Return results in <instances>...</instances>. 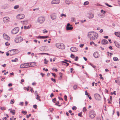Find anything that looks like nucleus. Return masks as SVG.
<instances>
[{
	"label": "nucleus",
	"instance_id": "1",
	"mask_svg": "<svg viewBox=\"0 0 120 120\" xmlns=\"http://www.w3.org/2000/svg\"><path fill=\"white\" fill-rule=\"evenodd\" d=\"M87 37L90 40H94L98 38V35L96 32L92 31L88 33Z\"/></svg>",
	"mask_w": 120,
	"mask_h": 120
},
{
	"label": "nucleus",
	"instance_id": "2",
	"mask_svg": "<svg viewBox=\"0 0 120 120\" xmlns=\"http://www.w3.org/2000/svg\"><path fill=\"white\" fill-rule=\"evenodd\" d=\"M8 52H10V55L11 56L18 53L19 52V51L18 49H15L9 50Z\"/></svg>",
	"mask_w": 120,
	"mask_h": 120
},
{
	"label": "nucleus",
	"instance_id": "3",
	"mask_svg": "<svg viewBox=\"0 0 120 120\" xmlns=\"http://www.w3.org/2000/svg\"><path fill=\"white\" fill-rule=\"evenodd\" d=\"M56 47L61 49H64L65 48V45L62 43H57L56 44Z\"/></svg>",
	"mask_w": 120,
	"mask_h": 120
},
{
	"label": "nucleus",
	"instance_id": "4",
	"mask_svg": "<svg viewBox=\"0 0 120 120\" xmlns=\"http://www.w3.org/2000/svg\"><path fill=\"white\" fill-rule=\"evenodd\" d=\"M96 114L95 111L94 110H91L90 112L89 116L91 119H93L95 116Z\"/></svg>",
	"mask_w": 120,
	"mask_h": 120
},
{
	"label": "nucleus",
	"instance_id": "5",
	"mask_svg": "<svg viewBox=\"0 0 120 120\" xmlns=\"http://www.w3.org/2000/svg\"><path fill=\"white\" fill-rule=\"evenodd\" d=\"M23 38L21 37H18L15 39V41L16 43H19L22 41Z\"/></svg>",
	"mask_w": 120,
	"mask_h": 120
},
{
	"label": "nucleus",
	"instance_id": "6",
	"mask_svg": "<svg viewBox=\"0 0 120 120\" xmlns=\"http://www.w3.org/2000/svg\"><path fill=\"white\" fill-rule=\"evenodd\" d=\"M45 20V18L44 17L41 16L38 18V21L40 23H42L44 22Z\"/></svg>",
	"mask_w": 120,
	"mask_h": 120
},
{
	"label": "nucleus",
	"instance_id": "7",
	"mask_svg": "<svg viewBox=\"0 0 120 120\" xmlns=\"http://www.w3.org/2000/svg\"><path fill=\"white\" fill-rule=\"evenodd\" d=\"M19 30V27H15L11 31V33L13 34H15L18 32Z\"/></svg>",
	"mask_w": 120,
	"mask_h": 120
},
{
	"label": "nucleus",
	"instance_id": "8",
	"mask_svg": "<svg viewBox=\"0 0 120 120\" xmlns=\"http://www.w3.org/2000/svg\"><path fill=\"white\" fill-rule=\"evenodd\" d=\"M94 97L95 99L97 100H101V99L100 95L98 94H94Z\"/></svg>",
	"mask_w": 120,
	"mask_h": 120
},
{
	"label": "nucleus",
	"instance_id": "9",
	"mask_svg": "<svg viewBox=\"0 0 120 120\" xmlns=\"http://www.w3.org/2000/svg\"><path fill=\"white\" fill-rule=\"evenodd\" d=\"M3 20L5 23H7L9 22L10 19L8 17H5L3 18Z\"/></svg>",
	"mask_w": 120,
	"mask_h": 120
},
{
	"label": "nucleus",
	"instance_id": "10",
	"mask_svg": "<svg viewBox=\"0 0 120 120\" xmlns=\"http://www.w3.org/2000/svg\"><path fill=\"white\" fill-rule=\"evenodd\" d=\"M17 17L18 18L21 19H23L25 17V15L23 14H19Z\"/></svg>",
	"mask_w": 120,
	"mask_h": 120
},
{
	"label": "nucleus",
	"instance_id": "11",
	"mask_svg": "<svg viewBox=\"0 0 120 120\" xmlns=\"http://www.w3.org/2000/svg\"><path fill=\"white\" fill-rule=\"evenodd\" d=\"M101 44L103 45H105L108 44L109 42L108 41L105 39H103L101 41Z\"/></svg>",
	"mask_w": 120,
	"mask_h": 120
},
{
	"label": "nucleus",
	"instance_id": "12",
	"mask_svg": "<svg viewBox=\"0 0 120 120\" xmlns=\"http://www.w3.org/2000/svg\"><path fill=\"white\" fill-rule=\"evenodd\" d=\"M70 50L73 52H76L78 51V49L76 47H72L70 48Z\"/></svg>",
	"mask_w": 120,
	"mask_h": 120
},
{
	"label": "nucleus",
	"instance_id": "13",
	"mask_svg": "<svg viewBox=\"0 0 120 120\" xmlns=\"http://www.w3.org/2000/svg\"><path fill=\"white\" fill-rule=\"evenodd\" d=\"M94 56V57L97 58L100 56V55L97 52H95L93 54Z\"/></svg>",
	"mask_w": 120,
	"mask_h": 120
},
{
	"label": "nucleus",
	"instance_id": "14",
	"mask_svg": "<svg viewBox=\"0 0 120 120\" xmlns=\"http://www.w3.org/2000/svg\"><path fill=\"white\" fill-rule=\"evenodd\" d=\"M70 24L68 23L66 26V29L67 30H71L73 29V27L72 26H70Z\"/></svg>",
	"mask_w": 120,
	"mask_h": 120
},
{
	"label": "nucleus",
	"instance_id": "15",
	"mask_svg": "<svg viewBox=\"0 0 120 120\" xmlns=\"http://www.w3.org/2000/svg\"><path fill=\"white\" fill-rule=\"evenodd\" d=\"M60 3L59 0H53L51 2L52 4H58Z\"/></svg>",
	"mask_w": 120,
	"mask_h": 120
},
{
	"label": "nucleus",
	"instance_id": "16",
	"mask_svg": "<svg viewBox=\"0 0 120 120\" xmlns=\"http://www.w3.org/2000/svg\"><path fill=\"white\" fill-rule=\"evenodd\" d=\"M9 6V5L6 4L2 5V8L3 9H5L8 7Z\"/></svg>",
	"mask_w": 120,
	"mask_h": 120
},
{
	"label": "nucleus",
	"instance_id": "17",
	"mask_svg": "<svg viewBox=\"0 0 120 120\" xmlns=\"http://www.w3.org/2000/svg\"><path fill=\"white\" fill-rule=\"evenodd\" d=\"M4 38L6 40L9 41L10 39V38L7 35H6V34H3Z\"/></svg>",
	"mask_w": 120,
	"mask_h": 120
},
{
	"label": "nucleus",
	"instance_id": "18",
	"mask_svg": "<svg viewBox=\"0 0 120 120\" xmlns=\"http://www.w3.org/2000/svg\"><path fill=\"white\" fill-rule=\"evenodd\" d=\"M49 38V36H38L37 38H42V39H45Z\"/></svg>",
	"mask_w": 120,
	"mask_h": 120
},
{
	"label": "nucleus",
	"instance_id": "19",
	"mask_svg": "<svg viewBox=\"0 0 120 120\" xmlns=\"http://www.w3.org/2000/svg\"><path fill=\"white\" fill-rule=\"evenodd\" d=\"M114 43L116 46L117 47L120 48V45L118 42L116 41H115Z\"/></svg>",
	"mask_w": 120,
	"mask_h": 120
},
{
	"label": "nucleus",
	"instance_id": "20",
	"mask_svg": "<svg viewBox=\"0 0 120 120\" xmlns=\"http://www.w3.org/2000/svg\"><path fill=\"white\" fill-rule=\"evenodd\" d=\"M114 34L116 36L120 38V32H115Z\"/></svg>",
	"mask_w": 120,
	"mask_h": 120
},
{
	"label": "nucleus",
	"instance_id": "21",
	"mask_svg": "<svg viewBox=\"0 0 120 120\" xmlns=\"http://www.w3.org/2000/svg\"><path fill=\"white\" fill-rule=\"evenodd\" d=\"M51 17L52 20H53L56 18V17L55 15L53 14L51 15Z\"/></svg>",
	"mask_w": 120,
	"mask_h": 120
},
{
	"label": "nucleus",
	"instance_id": "22",
	"mask_svg": "<svg viewBox=\"0 0 120 120\" xmlns=\"http://www.w3.org/2000/svg\"><path fill=\"white\" fill-rule=\"evenodd\" d=\"M10 112L13 115H14L15 114V112L14 110H12V109H9Z\"/></svg>",
	"mask_w": 120,
	"mask_h": 120
},
{
	"label": "nucleus",
	"instance_id": "23",
	"mask_svg": "<svg viewBox=\"0 0 120 120\" xmlns=\"http://www.w3.org/2000/svg\"><path fill=\"white\" fill-rule=\"evenodd\" d=\"M94 15L93 14L91 13L89 14L88 17L89 19H92L94 17Z\"/></svg>",
	"mask_w": 120,
	"mask_h": 120
},
{
	"label": "nucleus",
	"instance_id": "24",
	"mask_svg": "<svg viewBox=\"0 0 120 120\" xmlns=\"http://www.w3.org/2000/svg\"><path fill=\"white\" fill-rule=\"evenodd\" d=\"M37 64L36 63L34 62L31 63L30 64V67L36 66Z\"/></svg>",
	"mask_w": 120,
	"mask_h": 120
},
{
	"label": "nucleus",
	"instance_id": "25",
	"mask_svg": "<svg viewBox=\"0 0 120 120\" xmlns=\"http://www.w3.org/2000/svg\"><path fill=\"white\" fill-rule=\"evenodd\" d=\"M21 64L20 66V67L21 68H26V67L24 66V65L25 64Z\"/></svg>",
	"mask_w": 120,
	"mask_h": 120
},
{
	"label": "nucleus",
	"instance_id": "26",
	"mask_svg": "<svg viewBox=\"0 0 120 120\" xmlns=\"http://www.w3.org/2000/svg\"><path fill=\"white\" fill-rule=\"evenodd\" d=\"M37 98H36V99L37 100H38L39 101H41V100L40 99V98L41 97L40 96H39L38 95H37Z\"/></svg>",
	"mask_w": 120,
	"mask_h": 120
},
{
	"label": "nucleus",
	"instance_id": "27",
	"mask_svg": "<svg viewBox=\"0 0 120 120\" xmlns=\"http://www.w3.org/2000/svg\"><path fill=\"white\" fill-rule=\"evenodd\" d=\"M113 60L115 61H118L119 60L118 58L117 57H113Z\"/></svg>",
	"mask_w": 120,
	"mask_h": 120
},
{
	"label": "nucleus",
	"instance_id": "28",
	"mask_svg": "<svg viewBox=\"0 0 120 120\" xmlns=\"http://www.w3.org/2000/svg\"><path fill=\"white\" fill-rule=\"evenodd\" d=\"M40 49L41 51H44L45 50V49L44 48V47L43 46L41 47Z\"/></svg>",
	"mask_w": 120,
	"mask_h": 120
},
{
	"label": "nucleus",
	"instance_id": "29",
	"mask_svg": "<svg viewBox=\"0 0 120 120\" xmlns=\"http://www.w3.org/2000/svg\"><path fill=\"white\" fill-rule=\"evenodd\" d=\"M25 64H26L24 65V66L26 67V68L30 67V64L29 63H25Z\"/></svg>",
	"mask_w": 120,
	"mask_h": 120
},
{
	"label": "nucleus",
	"instance_id": "30",
	"mask_svg": "<svg viewBox=\"0 0 120 120\" xmlns=\"http://www.w3.org/2000/svg\"><path fill=\"white\" fill-rule=\"evenodd\" d=\"M59 75L60 76V78H59V79L60 80L61 79L62 76V74L60 72L59 73Z\"/></svg>",
	"mask_w": 120,
	"mask_h": 120
},
{
	"label": "nucleus",
	"instance_id": "31",
	"mask_svg": "<svg viewBox=\"0 0 120 120\" xmlns=\"http://www.w3.org/2000/svg\"><path fill=\"white\" fill-rule=\"evenodd\" d=\"M18 59L16 58H15V59L14 60H12L11 61L12 62H16L18 61Z\"/></svg>",
	"mask_w": 120,
	"mask_h": 120
},
{
	"label": "nucleus",
	"instance_id": "32",
	"mask_svg": "<svg viewBox=\"0 0 120 120\" xmlns=\"http://www.w3.org/2000/svg\"><path fill=\"white\" fill-rule=\"evenodd\" d=\"M71 21L72 22H75V18L73 17H72L71 19Z\"/></svg>",
	"mask_w": 120,
	"mask_h": 120
},
{
	"label": "nucleus",
	"instance_id": "33",
	"mask_svg": "<svg viewBox=\"0 0 120 120\" xmlns=\"http://www.w3.org/2000/svg\"><path fill=\"white\" fill-rule=\"evenodd\" d=\"M39 54H41V55H45V54H46V55H50V54L49 53H39Z\"/></svg>",
	"mask_w": 120,
	"mask_h": 120
},
{
	"label": "nucleus",
	"instance_id": "34",
	"mask_svg": "<svg viewBox=\"0 0 120 120\" xmlns=\"http://www.w3.org/2000/svg\"><path fill=\"white\" fill-rule=\"evenodd\" d=\"M65 2L67 4H69L71 3L70 1H69V0H66L65 1Z\"/></svg>",
	"mask_w": 120,
	"mask_h": 120
},
{
	"label": "nucleus",
	"instance_id": "35",
	"mask_svg": "<svg viewBox=\"0 0 120 120\" xmlns=\"http://www.w3.org/2000/svg\"><path fill=\"white\" fill-rule=\"evenodd\" d=\"M30 28L29 26H24V29H29Z\"/></svg>",
	"mask_w": 120,
	"mask_h": 120
},
{
	"label": "nucleus",
	"instance_id": "36",
	"mask_svg": "<svg viewBox=\"0 0 120 120\" xmlns=\"http://www.w3.org/2000/svg\"><path fill=\"white\" fill-rule=\"evenodd\" d=\"M19 7V5H16L14 7V8L15 9H17Z\"/></svg>",
	"mask_w": 120,
	"mask_h": 120
},
{
	"label": "nucleus",
	"instance_id": "37",
	"mask_svg": "<svg viewBox=\"0 0 120 120\" xmlns=\"http://www.w3.org/2000/svg\"><path fill=\"white\" fill-rule=\"evenodd\" d=\"M89 4V2L88 1H86L84 2V4L85 5H87Z\"/></svg>",
	"mask_w": 120,
	"mask_h": 120
},
{
	"label": "nucleus",
	"instance_id": "38",
	"mask_svg": "<svg viewBox=\"0 0 120 120\" xmlns=\"http://www.w3.org/2000/svg\"><path fill=\"white\" fill-rule=\"evenodd\" d=\"M22 112L23 114L25 115H26V114L27 113V112L26 111H22Z\"/></svg>",
	"mask_w": 120,
	"mask_h": 120
},
{
	"label": "nucleus",
	"instance_id": "39",
	"mask_svg": "<svg viewBox=\"0 0 120 120\" xmlns=\"http://www.w3.org/2000/svg\"><path fill=\"white\" fill-rule=\"evenodd\" d=\"M30 91H31V92L32 93H33L34 92V91L33 90V88L32 87H30Z\"/></svg>",
	"mask_w": 120,
	"mask_h": 120
},
{
	"label": "nucleus",
	"instance_id": "40",
	"mask_svg": "<svg viewBox=\"0 0 120 120\" xmlns=\"http://www.w3.org/2000/svg\"><path fill=\"white\" fill-rule=\"evenodd\" d=\"M51 80L52 81H53L55 83L56 82V80L55 79L52 78H51Z\"/></svg>",
	"mask_w": 120,
	"mask_h": 120
},
{
	"label": "nucleus",
	"instance_id": "41",
	"mask_svg": "<svg viewBox=\"0 0 120 120\" xmlns=\"http://www.w3.org/2000/svg\"><path fill=\"white\" fill-rule=\"evenodd\" d=\"M105 4L107 6H108L109 7H112V6L110 5L109 4H107V3H105Z\"/></svg>",
	"mask_w": 120,
	"mask_h": 120
},
{
	"label": "nucleus",
	"instance_id": "42",
	"mask_svg": "<svg viewBox=\"0 0 120 120\" xmlns=\"http://www.w3.org/2000/svg\"><path fill=\"white\" fill-rule=\"evenodd\" d=\"M71 57L73 58H75V56L72 54H71Z\"/></svg>",
	"mask_w": 120,
	"mask_h": 120
},
{
	"label": "nucleus",
	"instance_id": "43",
	"mask_svg": "<svg viewBox=\"0 0 120 120\" xmlns=\"http://www.w3.org/2000/svg\"><path fill=\"white\" fill-rule=\"evenodd\" d=\"M5 45L6 46L9 45H10V44L9 43H8V42H6L5 43Z\"/></svg>",
	"mask_w": 120,
	"mask_h": 120
},
{
	"label": "nucleus",
	"instance_id": "44",
	"mask_svg": "<svg viewBox=\"0 0 120 120\" xmlns=\"http://www.w3.org/2000/svg\"><path fill=\"white\" fill-rule=\"evenodd\" d=\"M99 76H100V78L102 80L104 79V78L103 77H102V75L101 74H100L99 75Z\"/></svg>",
	"mask_w": 120,
	"mask_h": 120
},
{
	"label": "nucleus",
	"instance_id": "45",
	"mask_svg": "<svg viewBox=\"0 0 120 120\" xmlns=\"http://www.w3.org/2000/svg\"><path fill=\"white\" fill-rule=\"evenodd\" d=\"M87 109H86L85 107H84L83 109V112H85L86 111Z\"/></svg>",
	"mask_w": 120,
	"mask_h": 120
},
{
	"label": "nucleus",
	"instance_id": "46",
	"mask_svg": "<svg viewBox=\"0 0 120 120\" xmlns=\"http://www.w3.org/2000/svg\"><path fill=\"white\" fill-rule=\"evenodd\" d=\"M56 98H54V99H52V101L54 102L55 103V101H56Z\"/></svg>",
	"mask_w": 120,
	"mask_h": 120
},
{
	"label": "nucleus",
	"instance_id": "47",
	"mask_svg": "<svg viewBox=\"0 0 120 120\" xmlns=\"http://www.w3.org/2000/svg\"><path fill=\"white\" fill-rule=\"evenodd\" d=\"M33 108L35 109H37V105H33Z\"/></svg>",
	"mask_w": 120,
	"mask_h": 120
},
{
	"label": "nucleus",
	"instance_id": "48",
	"mask_svg": "<svg viewBox=\"0 0 120 120\" xmlns=\"http://www.w3.org/2000/svg\"><path fill=\"white\" fill-rule=\"evenodd\" d=\"M0 109H1L2 110H5V108L4 107H1V106H0Z\"/></svg>",
	"mask_w": 120,
	"mask_h": 120
},
{
	"label": "nucleus",
	"instance_id": "49",
	"mask_svg": "<svg viewBox=\"0 0 120 120\" xmlns=\"http://www.w3.org/2000/svg\"><path fill=\"white\" fill-rule=\"evenodd\" d=\"M101 11L103 14H104L106 12L105 11H103L102 10H101Z\"/></svg>",
	"mask_w": 120,
	"mask_h": 120
},
{
	"label": "nucleus",
	"instance_id": "50",
	"mask_svg": "<svg viewBox=\"0 0 120 120\" xmlns=\"http://www.w3.org/2000/svg\"><path fill=\"white\" fill-rule=\"evenodd\" d=\"M64 16L65 17H66V15L65 14H62L60 15V16L61 17H62L63 16Z\"/></svg>",
	"mask_w": 120,
	"mask_h": 120
},
{
	"label": "nucleus",
	"instance_id": "51",
	"mask_svg": "<svg viewBox=\"0 0 120 120\" xmlns=\"http://www.w3.org/2000/svg\"><path fill=\"white\" fill-rule=\"evenodd\" d=\"M73 88L75 90L77 88V86L76 85H75L73 87Z\"/></svg>",
	"mask_w": 120,
	"mask_h": 120
},
{
	"label": "nucleus",
	"instance_id": "52",
	"mask_svg": "<svg viewBox=\"0 0 120 120\" xmlns=\"http://www.w3.org/2000/svg\"><path fill=\"white\" fill-rule=\"evenodd\" d=\"M14 100H11V101L10 103L11 104H14Z\"/></svg>",
	"mask_w": 120,
	"mask_h": 120
},
{
	"label": "nucleus",
	"instance_id": "53",
	"mask_svg": "<svg viewBox=\"0 0 120 120\" xmlns=\"http://www.w3.org/2000/svg\"><path fill=\"white\" fill-rule=\"evenodd\" d=\"M64 98L65 100V101H67V96L66 95H65L64 96Z\"/></svg>",
	"mask_w": 120,
	"mask_h": 120
},
{
	"label": "nucleus",
	"instance_id": "54",
	"mask_svg": "<svg viewBox=\"0 0 120 120\" xmlns=\"http://www.w3.org/2000/svg\"><path fill=\"white\" fill-rule=\"evenodd\" d=\"M90 65L92 66L94 68H95L96 67V66L94 65H93L91 64H90Z\"/></svg>",
	"mask_w": 120,
	"mask_h": 120
},
{
	"label": "nucleus",
	"instance_id": "55",
	"mask_svg": "<svg viewBox=\"0 0 120 120\" xmlns=\"http://www.w3.org/2000/svg\"><path fill=\"white\" fill-rule=\"evenodd\" d=\"M78 57L76 56L75 57V59L74 60L75 61H77L78 60Z\"/></svg>",
	"mask_w": 120,
	"mask_h": 120
},
{
	"label": "nucleus",
	"instance_id": "56",
	"mask_svg": "<svg viewBox=\"0 0 120 120\" xmlns=\"http://www.w3.org/2000/svg\"><path fill=\"white\" fill-rule=\"evenodd\" d=\"M6 55L7 56H8L9 55H10V52H6Z\"/></svg>",
	"mask_w": 120,
	"mask_h": 120
},
{
	"label": "nucleus",
	"instance_id": "57",
	"mask_svg": "<svg viewBox=\"0 0 120 120\" xmlns=\"http://www.w3.org/2000/svg\"><path fill=\"white\" fill-rule=\"evenodd\" d=\"M54 96V95L53 94V93H52L50 95V97L51 98H52Z\"/></svg>",
	"mask_w": 120,
	"mask_h": 120
},
{
	"label": "nucleus",
	"instance_id": "58",
	"mask_svg": "<svg viewBox=\"0 0 120 120\" xmlns=\"http://www.w3.org/2000/svg\"><path fill=\"white\" fill-rule=\"evenodd\" d=\"M43 70L44 71H48V69L46 68L45 69V68H44L43 69Z\"/></svg>",
	"mask_w": 120,
	"mask_h": 120
},
{
	"label": "nucleus",
	"instance_id": "59",
	"mask_svg": "<svg viewBox=\"0 0 120 120\" xmlns=\"http://www.w3.org/2000/svg\"><path fill=\"white\" fill-rule=\"evenodd\" d=\"M64 61H66V62H68L69 63H71V61H70V60H68L66 59H65L64 60Z\"/></svg>",
	"mask_w": 120,
	"mask_h": 120
},
{
	"label": "nucleus",
	"instance_id": "60",
	"mask_svg": "<svg viewBox=\"0 0 120 120\" xmlns=\"http://www.w3.org/2000/svg\"><path fill=\"white\" fill-rule=\"evenodd\" d=\"M77 109V108L75 106L74 107H73L72 108V109L73 110H74V109L76 110Z\"/></svg>",
	"mask_w": 120,
	"mask_h": 120
},
{
	"label": "nucleus",
	"instance_id": "61",
	"mask_svg": "<svg viewBox=\"0 0 120 120\" xmlns=\"http://www.w3.org/2000/svg\"><path fill=\"white\" fill-rule=\"evenodd\" d=\"M82 113L80 112L78 114V115L79 116L81 117L82 116Z\"/></svg>",
	"mask_w": 120,
	"mask_h": 120
},
{
	"label": "nucleus",
	"instance_id": "62",
	"mask_svg": "<svg viewBox=\"0 0 120 120\" xmlns=\"http://www.w3.org/2000/svg\"><path fill=\"white\" fill-rule=\"evenodd\" d=\"M23 104V102H20L19 103V105L22 106Z\"/></svg>",
	"mask_w": 120,
	"mask_h": 120
},
{
	"label": "nucleus",
	"instance_id": "63",
	"mask_svg": "<svg viewBox=\"0 0 120 120\" xmlns=\"http://www.w3.org/2000/svg\"><path fill=\"white\" fill-rule=\"evenodd\" d=\"M52 75L55 78H56V74L53 73H52Z\"/></svg>",
	"mask_w": 120,
	"mask_h": 120
},
{
	"label": "nucleus",
	"instance_id": "64",
	"mask_svg": "<svg viewBox=\"0 0 120 120\" xmlns=\"http://www.w3.org/2000/svg\"><path fill=\"white\" fill-rule=\"evenodd\" d=\"M34 94L35 95H36L37 96V95H38V93H37V91H35V92H34Z\"/></svg>",
	"mask_w": 120,
	"mask_h": 120
}]
</instances>
